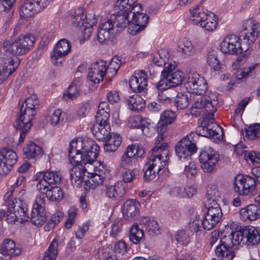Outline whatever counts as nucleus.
I'll use <instances>...</instances> for the list:
<instances>
[{"label": "nucleus", "mask_w": 260, "mask_h": 260, "mask_svg": "<svg viewBox=\"0 0 260 260\" xmlns=\"http://www.w3.org/2000/svg\"><path fill=\"white\" fill-rule=\"evenodd\" d=\"M184 86L188 92L199 95L204 94L208 89L207 82L204 78L196 73L188 75Z\"/></svg>", "instance_id": "2eb2a0df"}, {"label": "nucleus", "mask_w": 260, "mask_h": 260, "mask_svg": "<svg viewBox=\"0 0 260 260\" xmlns=\"http://www.w3.org/2000/svg\"><path fill=\"white\" fill-rule=\"evenodd\" d=\"M126 101L129 109L132 111H138L145 106V100L137 94L129 96Z\"/></svg>", "instance_id": "4c0bfd02"}, {"label": "nucleus", "mask_w": 260, "mask_h": 260, "mask_svg": "<svg viewBox=\"0 0 260 260\" xmlns=\"http://www.w3.org/2000/svg\"><path fill=\"white\" fill-rule=\"evenodd\" d=\"M260 36V23L252 19L246 20L240 33L239 38L249 45L253 44Z\"/></svg>", "instance_id": "f8f14e48"}, {"label": "nucleus", "mask_w": 260, "mask_h": 260, "mask_svg": "<svg viewBox=\"0 0 260 260\" xmlns=\"http://www.w3.org/2000/svg\"><path fill=\"white\" fill-rule=\"evenodd\" d=\"M28 113V109L24 108V105H21L19 115L15 125L16 128L20 131L19 138L20 142H23L26 135L31 128L36 115V111H35V114L32 115Z\"/></svg>", "instance_id": "6e6552de"}, {"label": "nucleus", "mask_w": 260, "mask_h": 260, "mask_svg": "<svg viewBox=\"0 0 260 260\" xmlns=\"http://www.w3.org/2000/svg\"><path fill=\"white\" fill-rule=\"evenodd\" d=\"M71 50V46L67 40L65 39L60 40L55 45L53 50V54L51 56L53 63L56 66L61 65L62 58L68 55Z\"/></svg>", "instance_id": "393cba45"}, {"label": "nucleus", "mask_w": 260, "mask_h": 260, "mask_svg": "<svg viewBox=\"0 0 260 260\" xmlns=\"http://www.w3.org/2000/svg\"><path fill=\"white\" fill-rule=\"evenodd\" d=\"M168 125L160 121L157 123L156 127L158 136L155 141V146L151 149V152L161 153V150H162L163 148L168 150L167 143L162 142L167 132Z\"/></svg>", "instance_id": "2f4dec72"}, {"label": "nucleus", "mask_w": 260, "mask_h": 260, "mask_svg": "<svg viewBox=\"0 0 260 260\" xmlns=\"http://www.w3.org/2000/svg\"><path fill=\"white\" fill-rule=\"evenodd\" d=\"M190 20L193 24L199 25L209 32H212L216 28L218 18L213 13L205 12L198 5L190 9Z\"/></svg>", "instance_id": "39448f33"}, {"label": "nucleus", "mask_w": 260, "mask_h": 260, "mask_svg": "<svg viewBox=\"0 0 260 260\" xmlns=\"http://www.w3.org/2000/svg\"><path fill=\"white\" fill-rule=\"evenodd\" d=\"M137 1V0H118L115 6L118 7L119 9L132 12L133 8L137 6L136 5L134 6Z\"/></svg>", "instance_id": "680f3d73"}, {"label": "nucleus", "mask_w": 260, "mask_h": 260, "mask_svg": "<svg viewBox=\"0 0 260 260\" xmlns=\"http://www.w3.org/2000/svg\"><path fill=\"white\" fill-rule=\"evenodd\" d=\"M129 239L134 244H138L145 240L143 230L140 228L138 224H134L130 230Z\"/></svg>", "instance_id": "79ce46f5"}, {"label": "nucleus", "mask_w": 260, "mask_h": 260, "mask_svg": "<svg viewBox=\"0 0 260 260\" xmlns=\"http://www.w3.org/2000/svg\"><path fill=\"white\" fill-rule=\"evenodd\" d=\"M58 241L54 239L45 252L43 260H55L58 254Z\"/></svg>", "instance_id": "49530a36"}, {"label": "nucleus", "mask_w": 260, "mask_h": 260, "mask_svg": "<svg viewBox=\"0 0 260 260\" xmlns=\"http://www.w3.org/2000/svg\"><path fill=\"white\" fill-rule=\"evenodd\" d=\"M147 79V75L143 70L136 71L129 81L131 89L135 92L146 93L148 84Z\"/></svg>", "instance_id": "5701e85b"}, {"label": "nucleus", "mask_w": 260, "mask_h": 260, "mask_svg": "<svg viewBox=\"0 0 260 260\" xmlns=\"http://www.w3.org/2000/svg\"><path fill=\"white\" fill-rule=\"evenodd\" d=\"M207 62L208 65L215 71H218L220 69V61L215 50L210 51L208 53Z\"/></svg>", "instance_id": "8fccbe9b"}, {"label": "nucleus", "mask_w": 260, "mask_h": 260, "mask_svg": "<svg viewBox=\"0 0 260 260\" xmlns=\"http://www.w3.org/2000/svg\"><path fill=\"white\" fill-rule=\"evenodd\" d=\"M16 57H4L1 55L0 63L3 64L2 68L0 69V84L6 81L17 69L19 62Z\"/></svg>", "instance_id": "b1692460"}, {"label": "nucleus", "mask_w": 260, "mask_h": 260, "mask_svg": "<svg viewBox=\"0 0 260 260\" xmlns=\"http://www.w3.org/2000/svg\"><path fill=\"white\" fill-rule=\"evenodd\" d=\"M140 224L146 229L149 235L152 237L156 236L160 233L157 222L154 220H151L149 217H142Z\"/></svg>", "instance_id": "e433bc0d"}, {"label": "nucleus", "mask_w": 260, "mask_h": 260, "mask_svg": "<svg viewBox=\"0 0 260 260\" xmlns=\"http://www.w3.org/2000/svg\"><path fill=\"white\" fill-rule=\"evenodd\" d=\"M104 150L109 152H114L117 150L121 143V137L117 134H112L104 140Z\"/></svg>", "instance_id": "ea45409f"}, {"label": "nucleus", "mask_w": 260, "mask_h": 260, "mask_svg": "<svg viewBox=\"0 0 260 260\" xmlns=\"http://www.w3.org/2000/svg\"><path fill=\"white\" fill-rule=\"evenodd\" d=\"M94 161V163H93L91 165H89L90 167V168H89V170L93 168L94 171L93 173H88L91 175V177L98 176L99 177V179H109L110 177L109 171L104 168V165L101 161H99L97 162L95 160Z\"/></svg>", "instance_id": "a19ab883"}, {"label": "nucleus", "mask_w": 260, "mask_h": 260, "mask_svg": "<svg viewBox=\"0 0 260 260\" xmlns=\"http://www.w3.org/2000/svg\"><path fill=\"white\" fill-rule=\"evenodd\" d=\"M30 219L31 222L37 226L42 225L46 221L44 193H40L36 197Z\"/></svg>", "instance_id": "ddd939ff"}, {"label": "nucleus", "mask_w": 260, "mask_h": 260, "mask_svg": "<svg viewBox=\"0 0 260 260\" xmlns=\"http://www.w3.org/2000/svg\"><path fill=\"white\" fill-rule=\"evenodd\" d=\"M169 53L164 50L159 51L158 53L151 57V61L156 66L161 67L165 66L168 61Z\"/></svg>", "instance_id": "09e8293b"}, {"label": "nucleus", "mask_w": 260, "mask_h": 260, "mask_svg": "<svg viewBox=\"0 0 260 260\" xmlns=\"http://www.w3.org/2000/svg\"><path fill=\"white\" fill-rule=\"evenodd\" d=\"M91 130L93 134L99 141H104L111 135L109 124L94 123Z\"/></svg>", "instance_id": "c9c22d12"}, {"label": "nucleus", "mask_w": 260, "mask_h": 260, "mask_svg": "<svg viewBox=\"0 0 260 260\" xmlns=\"http://www.w3.org/2000/svg\"><path fill=\"white\" fill-rule=\"evenodd\" d=\"M87 20V16L84 15L83 13L77 14L76 12H75L74 15H72V23L75 26L82 27L88 22Z\"/></svg>", "instance_id": "052dcab7"}, {"label": "nucleus", "mask_w": 260, "mask_h": 260, "mask_svg": "<svg viewBox=\"0 0 260 260\" xmlns=\"http://www.w3.org/2000/svg\"><path fill=\"white\" fill-rule=\"evenodd\" d=\"M63 177L60 171L47 170L38 172L35 176V179H61Z\"/></svg>", "instance_id": "603ef678"}, {"label": "nucleus", "mask_w": 260, "mask_h": 260, "mask_svg": "<svg viewBox=\"0 0 260 260\" xmlns=\"http://www.w3.org/2000/svg\"><path fill=\"white\" fill-rule=\"evenodd\" d=\"M196 133L199 136L212 138L220 141L223 137V129L219 125L211 122L210 123L204 120L196 128Z\"/></svg>", "instance_id": "dca6fc26"}, {"label": "nucleus", "mask_w": 260, "mask_h": 260, "mask_svg": "<svg viewBox=\"0 0 260 260\" xmlns=\"http://www.w3.org/2000/svg\"><path fill=\"white\" fill-rule=\"evenodd\" d=\"M139 7L140 10H142V5L137 4V6L133 8V11L131 13L133 24L128 27V32L133 35H136L141 31L144 30L146 27L149 20V16L143 13H139V11H136L135 9Z\"/></svg>", "instance_id": "f3484780"}, {"label": "nucleus", "mask_w": 260, "mask_h": 260, "mask_svg": "<svg viewBox=\"0 0 260 260\" xmlns=\"http://www.w3.org/2000/svg\"><path fill=\"white\" fill-rule=\"evenodd\" d=\"M140 202L136 200H128L123 205V213L131 220L136 218L140 212Z\"/></svg>", "instance_id": "f704fd0d"}, {"label": "nucleus", "mask_w": 260, "mask_h": 260, "mask_svg": "<svg viewBox=\"0 0 260 260\" xmlns=\"http://www.w3.org/2000/svg\"><path fill=\"white\" fill-rule=\"evenodd\" d=\"M53 202H58L60 201L63 197L62 190L57 186H52L49 190H46L45 197Z\"/></svg>", "instance_id": "c03bdc74"}, {"label": "nucleus", "mask_w": 260, "mask_h": 260, "mask_svg": "<svg viewBox=\"0 0 260 260\" xmlns=\"http://www.w3.org/2000/svg\"><path fill=\"white\" fill-rule=\"evenodd\" d=\"M218 104L217 100L203 99L202 97L198 98L190 108V113L196 117L204 115L206 111H216Z\"/></svg>", "instance_id": "aec40b11"}, {"label": "nucleus", "mask_w": 260, "mask_h": 260, "mask_svg": "<svg viewBox=\"0 0 260 260\" xmlns=\"http://www.w3.org/2000/svg\"><path fill=\"white\" fill-rule=\"evenodd\" d=\"M260 36V23L252 19L246 20L240 33L239 38L249 45L253 44Z\"/></svg>", "instance_id": "9b49d317"}, {"label": "nucleus", "mask_w": 260, "mask_h": 260, "mask_svg": "<svg viewBox=\"0 0 260 260\" xmlns=\"http://www.w3.org/2000/svg\"><path fill=\"white\" fill-rule=\"evenodd\" d=\"M188 166H187V164L185 163V170L184 173L187 178H192L195 177L196 175L197 174V170L196 169V164L191 161H189Z\"/></svg>", "instance_id": "774afa93"}, {"label": "nucleus", "mask_w": 260, "mask_h": 260, "mask_svg": "<svg viewBox=\"0 0 260 260\" xmlns=\"http://www.w3.org/2000/svg\"><path fill=\"white\" fill-rule=\"evenodd\" d=\"M17 161L16 153L8 148L0 149V175L8 174Z\"/></svg>", "instance_id": "6ab92c4d"}, {"label": "nucleus", "mask_w": 260, "mask_h": 260, "mask_svg": "<svg viewBox=\"0 0 260 260\" xmlns=\"http://www.w3.org/2000/svg\"><path fill=\"white\" fill-rule=\"evenodd\" d=\"M189 105V98L187 94L181 92L177 94L175 99V105L178 109H185Z\"/></svg>", "instance_id": "864d4df0"}, {"label": "nucleus", "mask_w": 260, "mask_h": 260, "mask_svg": "<svg viewBox=\"0 0 260 260\" xmlns=\"http://www.w3.org/2000/svg\"><path fill=\"white\" fill-rule=\"evenodd\" d=\"M177 114L172 110H165L160 115V121L166 124H171L176 119Z\"/></svg>", "instance_id": "bf43d9fd"}, {"label": "nucleus", "mask_w": 260, "mask_h": 260, "mask_svg": "<svg viewBox=\"0 0 260 260\" xmlns=\"http://www.w3.org/2000/svg\"><path fill=\"white\" fill-rule=\"evenodd\" d=\"M145 150L143 147L139 145H131L127 146L125 152L121 157L120 165L125 167L132 164L134 157H141L145 154Z\"/></svg>", "instance_id": "bb28decb"}, {"label": "nucleus", "mask_w": 260, "mask_h": 260, "mask_svg": "<svg viewBox=\"0 0 260 260\" xmlns=\"http://www.w3.org/2000/svg\"><path fill=\"white\" fill-rule=\"evenodd\" d=\"M63 113L59 109L54 111L50 118V123L52 126H56L63 121Z\"/></svg>", "instance_id": "338daca9"}, {"label": "nucleus", "mask_w": 260, "mask_h": 260, "mask_svg": "<svg viewBox=\"0 0 260 260\" xmlns=\"http://www.w3.org/2000/svg\"><path fill=\"white\" fill-rule=\"evenodd\" d=\"M23 152L27 158L40 157L43 154L42 148L34 142H30L23 148Z\"/></svg>", "instance_id": "58836bf2"}, {"label": "nucleus", "mask_w": 260, "mask_h": 260, "mask_svg": "<svg viewBox=\"0 0 260 260\" xmlns=\"http://www.w3.org/2000/svg\"><path fill=\"white\" fill-rule=\"evenodd\" d=\"M197 150L196 145L187 137L181 139L176 145L175 152L178 159L183 162L190 161Z\"/></svg>", "instance_id": "4468645a"}, {"label": "nucleus", "mask_w": 260, "mask_h": 260, "mask_svg": "<svg viewBox=\"0 0 260 260\" xmlns=\"http://www.w3.org/2000/svg\"><path fill=\"white\" fill-rule=\"evenodd\" d=\"M219 159V154L210 147L202 150L199 155L201 167L205 172H211Z\"/></svg>", "instance_id": "a211bd4d"}, {"label": "nucleus", "mask_w": 260, "mask_h": 260, "mask_svg": "<svg viewBox=\"0 0 260 260\" xmlns=\"http://www.w3.org/2000/svg\"><path fill=\"white\" fill-rule=\"evenodd\" d=\"M188 228L191 233H195L197 235H201L204 229L202 218L200 215H196L190 219L188 223Z\"/></svg>", "instance_id": "37998d69"}, {"label": "nucleus", "mask_w": 260, "mask_h": 260, "mask_svg": "<svg viewBox=\"0 0 260 260\" xmlns=\"http://www.w3.org/2000/svg\"><path fill=\"white\" fill-rule=\"evenodd\" d=\"M181 51L185 57L193 56L196 53V49L190 41L185 40L183 44L179 46Z\"/></svg>", "instance_id": "3c124183"}, {"label": "nucleus", "mask_w": 260, "mask_h": 260, "mask_svg": "<svg viewBox=\"0 0 260 260\" xmlns=\"http://www.w3.org/2000/svg\"><path fill=\"white\" fill-rule=\"evenodd\" d=\"M132 180H120L115 183H111L109 180H104V183L107 187L106 194L109 198L116 199L121 196L126 190L125 184Z\"/></svg>", "instance_id": "c85d7f7f"}, {"label": "nucleus", "mask_w": 260, "mask_h": 260, "mask_svg": "<svg viewBox=\"0 0 260 260\" xmlns=\"http://www.w3.org/2000/svg\"><path fill=\"white\" fill-rule=\"evenodd\" d=\"M121 63V61L119 57H113L110 62L108 68H107L108 73L110 72L112 73L113 75H116L120 67Z\"/></svg>", "instance_id": "69168bd1"}, {"label": "nucleus", "mask_w": 260, "mask_h": 260, "mask_svg": "<svg viewBox=\"0 0 260 260\" xmlns=\"http://www.w3.org/2000/svg\"><path fill=\"white\" fill-rule=\"evenodd\" d=\"M257 180H235L234 190L240 195L249 196L256 191Z\"/></svg>", "instance_id": "cd10ccee"}, {"label": "nucleus", "mask_w": 260, "mask_h": 260, "mask_svg": "<svg viewBox=\"0 0 260 260\" xmlns=\"http://www.w3.org/2000/svg\"><path fill=\"white\" fill-rule=\"evenodd\" d=\"M87 76L89 80L94 84H99L103 81L107 71L106 62L103 60L95 61L91 64Z\"/></svg>", "instance_id": "a878e982"}, {"label": "nucleus", "mask_w": 260, "mask_h": 260, "mask_svg": "<svg viewBox=\"0 0 260 260\" xmlns=\"http://www.w3.org/2000/svg\"><path fill=\"white\" fill-rule=\"evenodd\" d=\"M63 215L62 211H56L52 215L51 219L48 221L47 225L45 226V230L49 231L50 229H53L62 219Z\"/></svg>", "instance_id": "5fc2aeb1"}, {"label": "nucleus", "mask_w": 260, "mask_h": 260, "mask_svg": "<svg viewBox=\"0 0 260 260\" xmlns=\"http://www.w3.org/2000/svg\"><path fill=\"white\" fill-rule=\"evenodd\" d=\"M246 136L251 140L260 138V123H255L245 128Z\"/></svg>", "instance_id": "6e6d98bb"}, {"label": "nucleus", "mask_w": 260, "mask_h": 260, "mask_svg": "<svg viewBox=\"0 0 260 260\" xmlns=\"http://www.w3.org/2000/svg\"><path fill=\"white\" fill-rule=\"evenodd\" d=\"M114 25L111 21H107L102 23L98 31L97 39L101 44H107L114 36Z\"/></svg>", "instance_id": "7c9ffc66"}, {"label": "nucleus", "mask_w": 260, "mask_h": 260, "mask_svg": "<svg viewBox=\"0 0 260 260\" xmlns=\"http://www.w3.org/2000/svg\"><path fill=\"white\" fill-rule=\"evenodd\" d=\"M39 104V101L36 94H32L27 98L22 103V105L24 108L28 109V114L32 115L35 114V111L38 108Z\"/></svg>", "instance_id": "a18cd8bd"}, {"label": "nucleus", "mask_w": 260, "mask_h": 260, "mask_svg": "<svg viewBox=\"0 0 260 260\" xmlns=\"http://www.w3.org/2000/svg\"><path fill=\"white\" fill-rule=\"evenodd\" d=\"M207 199L219 200L221 198V193L218 190L217 186L215 184H208L206 188Z\"/></svg>", "instance_id": "4d7b16f0"}, {"label": "nucleus", "mask_w": 260, "mask_h": 260, "mask_svg": "<svg viewBox=\"0 0 260 260\" xmlns=\"http://www.w3.org/2000/svg\"><path fill=\"white\" fill-rule=\"evenodd\" d=\"M202 218L203 228L205 230H210L219 222L214 218L206 214Z\"/></svg>", "instance_id": "0e129e2a"}, {"label": "nucleus", "mask_w": 260, "mask_h": 260, "mask_svg": "<svg viewBox=\"0 0 260 260\" xmlns=\"http://www.w3.org/2000/svg\"><path fill=\"white\" fill-rule=\"evenodd\" d=\"M240 38L235 35L228 36L220 44V50L225 54L238 55L242 53L243 48Z\"/></svg>", "instance_id": "4be33fe9"}, {"label": "nucleus", "mask_w": 260, "mask_h": 260, "mask_svg": "<svg viewBox=\"0 0 260 260\" xmlns=\"http://www.w3.org/2000/svg\"><path fill=\"white\" fill-rule=\"evenodd\" d=\"M175 66L169 63L165 67L161 72V79L156 84V87L159 90H164L168 88L175 87L181 85L183 81V73L180 71L173 72Z\"/></svg>", "instance_id": "423d86ee"}, {"label": "nucleus", "mask_w": 260, "mask_h": 260, "mask_svg": "<svg viewBox=\"0 0 260 260\" xmlns=\"http://www.w3.org/2000/svg\"><path fill=\"white\" fill-rule=\"evenodd\" d=\"M260 36V23L252 19L246 20L240 33L239 38L249 45L253 44Z\"/></svg>", "instance_id": "9d476101"}, {"label": "nucleus", "mask_w": 260, "mask_h": 260, "mask_svg": "<svg viewBox=\"0 0 260 260\" xmlns=\"http://www.w3.org/2000/svg\"><path fill=\"white\" fill-rule=\"evenodd\" d=\"M132 12L127 11L124 10L119 9L117 14L112 15L108 21H111L114 25L116 23V27L121 30L125 28L127 26L128 27L133 24V20L131 13Z\"/></svg>", "instance_id": "c756f323"}, {"label": "nucleus", "mask_w": 260, "mask_h": 260, "mask_svg": "<svg viewBox=\"0 0 260 260\" xmlns=\"http://www.w3.org/2000/svg\"><path fill=\"white\" fill-rule=\"evenodd\" d=\"M35 43V38L32 35L20 36L13 41L7 40L3 43L4 51L15 55L26 54L32 49Z\"/></svg>", "instance_id": "20e7f679"}, {"label": "nucleus", "mask_w": 260, "mask_h": 260, "mask_svg": "<svg viewBox=\"0 0 260 260\" xmlns=\"http://www.w3.org/2000/svg\"><path fill=\"white\" fill-rule=\"evenodd\" d=\"M100 147L91 140H72L69 148V158L73 165H91L99 155Z\"/></svg>", "instance_id": "f257e3e1"}, {"label": "nucleus", "mask_w": 260, "mask_h": 260, "mask_svg": "<svg viewBox=\"0 0 260 260\" xmlns=\"http://www.w3.org/2000/svg\"><path fill=\"white\" fill-rule=\"evenodd\" d=\"M13 192V190H8L4 197L5 201L8 202V208L6 215L7 221L12 223L16 221H20V222L28 221L29 217L26 203L16 199L15 200H9Z\"/></svg>", "instance_id": "f03ea898"}, {"label": "nucleus", "mask_w": 260, "mask_h": 260, "mask_svg": "<svg viewBox=\"0 0 260 260\" xmlns=\"http://www.w3.org/2000/svg\"><path fill=\"white\" fill-rule=\"evenodd\" d=\"M79 95V91L75 82H73L68 88L66 94H64L63 98L65 100L71 99L72 100L76 99Z\"/></svg>", "instance_id": "13d9d810"}, {"label": "nucleus", "mask_w": 260, "mask_h": 260, "mask_svg": "<svg viewBox=\"0 0 260 260\" xmlns=\"http://www.w3.org/2000/svg\"><path fill=\"white\" fill-rule=\"evenodd\" d=\"M21 252V249L16 247L15 243L12 240L6 239L0 245V253L5 256H9V259L12 256L19 255Z\"/></svg>", "instance_id": "72a5a7b5"}, {"label": "nucleus", "mask_w": 260, "mask_h": 260, "mask_svg": "<svg viewBox=\"0 0 260 260\" xmlns=\"http://www.w3.org/2000/svg\"><path fill=\"white\" fill-rule=\"evenodd\" d=\"M230 226L225 228L222 233V237L220 239V244L216 247L215 252L216 256L221 260H233L235 256L233 248L238 246L239 239L232 237L228 231Z\"/></svg>", "instance_id": "7ed1b4c3"}, {"label": "nucleus", "mask_w": 260, "mask_h": 260, "mask_svg": "<svg viewBox=\"0 0 260 260\" xmlns=\"http://www.w3.org/2000/svg\"><path fill=\"white\" fill-rule=\"evenodd\" d=\"M241 219L243 221H253L260 217V208L255 204H250L240 210Z\"/></svg>", "instance_id": "473e14b6"}, {"label": "nucleus", "mask_w": 260, "mask_h": 260, "mask_svg": "<svg viewBox=\"0 0 260 260\" xmlns=\"http://www.w3.org/2000/svg\"><path fill=\"white\" fill-rule=\"evenodd\" d=\"M52 0H26L21 6L22 15L29 17L46 8Z\"/></svg>", "instance_id": "412c9836"}, {"label": "nucleus", "mask_w": 260, "mask_h": 260, "mask_svg": "<svg viewBox=\"0 0 260 260\" xmlns=\"http://www.w3.org/2000/svg\"><path fill=\"white\" fill-rule=\"evenodd\" d=\"M161 151H162L161 153L152 152V158L151 159V163H149V166L145 171L144 174V177L151 176L152 172L154 176L151 179L155 178L157 175H158L157 179L162 177L161 176V174H159V172L161 171L160 166L159 164L164 163V165H166V162L168 159L169 152V150L164 148Z\"/></svg>", "instance_id": "1a4fd4ad"}, {"label": "nucleus", "mask_w": 260, "mask_h": 260, "mask_svg": "<svg viewBox=\"0 0 260 260\" xmlns=\"http://www.w3.org/2000/svg\"><path fill=\"white\" fill-rule=\"evenodd\" d=\"M122 167L116 171V177H122V179H135L138 177L139 171L137 169L127 170Z\"/></svg>", "instance_id": "de8ad7c7"}, {"label": "nucleus", "mask_w": 260, "mask_h": 260, "mask_svg": "<svg viewBox=\"0 0 260 260\" xmlns=\"http://www.w3.org/2000/svg\"><path fill=\"white\" fill-rule=\"evenodd\" d=\"M228 232L231 234V236L235 237L237 236L239 239L238 245L242 240L248 245H256L260 241V236L258 230L254 226H246L240 230L234 231L230 227V230Z\"/></svg>", "instance_id": "0eeeda50"}, {"label": "nucleus", "mask_w": 260, "mask_h": 260, "mask_svg": "<svg viewBox=\"0 0 260 260\" xmlns=\"http://www.w3.org/2000/svg\"><path fill=\"white\" fill-rule=\"evenodd\" d=\"M122 226L121 221L118 218L115 219L111 225L110 235L113 238H117L122 231Z\"/></svg>", "instance_id": "e2e57ef3"}]
</instances>
